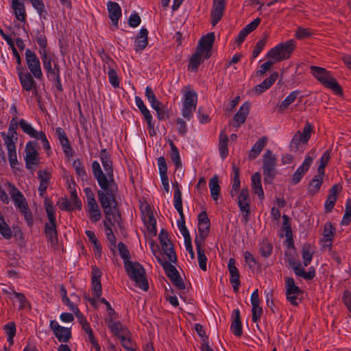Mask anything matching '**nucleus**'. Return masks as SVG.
<instances>
[{
	"instance_id": "obj_28",
	"label": "nucleus",
	"mask_w": 351,
	"mask_h": 351,
	"mask_svg": "<svg viewBox=\"0 0 351 351\" xmlns=\"http://www.w3.org/2000/svg\"><path fill=\"white\" fill-rule=\"evenodd\" d=\"M78 322L81 324L83 330L86 333L89 341L93 345V348H95V351H100V346L96 340V339L94 337L93 332L90 326V324L88 323L86 319L84 317L82 313L79 315L77 317Z\"/></svg>"
},
{
	"instance_id": "obj_61",
	"label": "nucleus",
	"mask_w": 351,
	"mask_h": 351,
	"mask_svg": "<svg viewBox=\"0 0 351 351\" xmlns=\"http://www.w3.org/2000/svg\"><path fill=\"white\" fill-rule=\"evenodd\" d=\"M5 332L8 337V341L10 345L14 343V337L16 335V326L13 322H9L4 326Z\"/></svg>"
},
{
	"instance_id": "obj_24",
	"label": "nucleus",
	"mask_w": 351,
	"mask_h": 351,
	"mask_svg": "<svg viewBox=\"0 0 351 351\" xmlns=\"http://www.w3.org/2000/svg\"><path fill=\"white\" fill-rule=\"evenodd\" d=\"M252 304V320L254 323H258L261 320V317L263 315V308L260 306L261 300L259 299L258 291L255 289L250 298Z\"/></svg>"
},
{
	"instance_id": "obj_8",
	"label": "nucleus",
	"mask_w": 351,
	"mask_h": 351,
	"mask_svg": "<svg viewBox=\"0 0 351 351\" xmlns=\"http://www.w3.org/2000/svg\"><path fill=\"white\" fill-rule=\"evenodd\" d=\"M295 48V42L289 40L271 48L266 54V57L274 62L288 59Z\"/></svg>"
},
{
	"instance_id": "obj_42",
	"label": "nucleus",
	"mask_w": 351,
	"mask_h": 351,
	"mask_svg": "<svg viewBox=\"0 0 351 351\" xmlns=\"http://www.w3.org/2000/svg\"><path fill=\"white\" fill-rule=\"evenodd\" d=\"M252 189L260 199L264 198V192L261 184V176L259 172H256L252 176Z\"/></svg>"
},
{
	"instance_id": "obj_10",
	"label": "nucleus",
	"mask_w": 351,
	"mask_h": 351,
	"mask_svg": "<svg viewBox=\"0 0 351 351\" xmlns=\"http://www.w3.org/2000/svg\"><path fill=\"white\" fill-rule=\"evenodd\" d=\"M19 125H20L21 130H23V132L24 133L29 135L32 138L41 141V142L43 143V148L47 152V155H49V152L51 151V146H50L49 142L47 140V138L45 134L42 131H40V132L36 131L33 128L32 124H30L29 123H28L26 120H25L23 119H21L19 121Z\"/></svg>"
},
{
	"instance_id": "obj_45",
	"label": "nucleus",
	"mask_w": 351,
	"mask_h": 351,
	"mask_svg": "<svg viewBox=\"0 0 351 351\" xmlns=\"http://www.w3.org/2000/svg\"><path fill=\"white\" fill-rule=\"evenodd\" d=\"M267 143V137H262L259 138L252 146V149L249 151L248 158L251 160H254L258 157L263 149L264 147Z\"/></svg>"
},
{
	"instance_id": "obj_25",
	"label": "nucleus",
	"mask_w": 351,
	"mask_h": 351,
	"mask_svg": "<svg viewBox=\"0 0 351 351\" xmlns=\"http://www.w3.org/2000/svg\"><path fill=\"white\" fill-rule=\"evenodd\" d=\"M263 162L264 175L267 176H273L276 165V158L272 154L271 151L267 150L265 152V153L263 155Z\"/></svg>"
},
{
	"instance_id": "obj_2",
	"label": "nucleus",
	"mask_w": 351,
	"mask_h": 351,
	"mask_svg": "<svg viewBox=\"0 0 351 351\" xmlns=\"http://www.w3.org/2000/svg\"><path fill=\"white\" fill-rule=\"evenodd\" d=\"M215 41V34L210 32L202 36L198 43L195 53L191 56L188 69L195 72L204 60L211 56V49Z\"/></svg>"
},
{
	"instance_id": "obj_59",
	"label": "nucleus",
	"mask_w": 351,
	"mask_h": 351,
	"mask_svg": "<svg viewBox=\"0 0 351 351\" xmlns=\"http://www.w3.org/2000/svg\"><path fill=\"white\" fill-rule=\"evenodd\" d=\"M273 247L267 239H263L259 244V252L265 258L269 256L272 252Z\"/></svg>"
},
{
	"instance_id": "obj_54",
	"label": "nucleus",
	"mask_w": 351,
	"mask_h": 351,
	"mask_svg": "<svg viewBox=\"0 0 351 351\" xmlns=\"http://www.w3.org/2000/svg\"><path fill=\"white\" fill-rule=\"evenodd\" d=\"M85 234L88 237V241L92 243L95 253L100 256L101 252V245L94 232L91 230H86Z\"/></svg>"
},
{
	"instance_id": "obj_7",
	"label": "nucleus",
	"mask_w": 351,
	"mask_h": 351,
	"mask_svg": "<svg viewBox=\"0 0 351 351\" xmlns=\"http://www.w3.org/2000/svg\"><path fill=\"white\" fill-rule=\"evenodd\" d=\"M125 268L130 278L135 282L136 285L146 291L149 285L145 276L144 268L136 262H125Z\"/></svg>"
},
{
	"instance_id": "obj_22",
	"label": "nucleus",
	"mask_w": 351,
	"mask_h": 351,
	"mask_svg": "<svg viewBox=\"0 0 351 351\" xmlns=\"http://www.w3.org/2000/svg\"><path fill=\"white\" fill-rule=\"evenodd\" d=\"M49 326L60 342H67L71 337V329L60 326L56 320H51Z\"/></svg>"
},
{
	"instance_id": "obj_64",
	"label": "nucleus",
	"mask_w": 351,
	"mask_h": 351,
	"mask_svg": "<svg viewBox=\"0 0 351 351\" xmlns=\"http://www.w3.org/2000/svg\"><path fill=\"white\" fill-rule=\"evenodd\" d=\"M13 295L20 303L19 309L30 308V303L23 293L13 291Z\"/></svg>"
},
{
	"instance_id": "obj_6",
	"label": "nucleus",
	"mask_w": 351,
	"mask_h": 351,
	"mask_svg": "<svg viewBox=\"0 0 351 351\" xmlns=\"http://www.w3.org/2000/svg\"><path fill=\"white\" fill-rule=\"evenodd\" d=\"M5 186L8 187L9 194L15 207L24 216L27 223L31 225L32 223V216L23 194L13 184L8 181L5 183Z\"/></svg>"
},
{
	"instance_id": "obj_58",
	"label": "nucleus",
	"mask_w": 351,
	"mask_h": 351,
	"mask_svg": "<svg viewBox=\"0 0 351 351\" xmlns=\"http://www.w3.org/2000/svg\"><path fill=\"white\" fill-rule=\"evenodd\" d=\"M158 261L160 262L166 271L167 275L169 277L170 279L179 274L176 267L171 264L173 263L172 262H170L168 259L167 261H162L160 259H158Z\"/></svg>"
},
{
	"instance_id": "obj_13",
	"label": "nucleus",
	"mask_w": 351,
	"mask_h": 351,
	"mask_svg": "<svg viewBox=\"0 0 351 351\" xmlns=\"http://www.w3.org/2000/svg\"><path fill=\"white\" fill-rule=\"evenodd\" d=\"M40 56L47 77L53 78L58 82H60V76L59 66L57 63H54L53 66H52L53 55L51 53V51H48L40 54Z\"/></svg>"
},
{
	"instance_id": "obj_17",
	"label": "nucleus",
	"mask_w": 351,
	"mask_h": 351,
	"mask_svg": "<svg viewBox=\"0 0 351 351\" xmlns=\"http://www.w3.org/2000/svg\"><path fill=\"white\" fill-rule=\"evenodd\" d=\"M101 271L97 266L92 267L91 271V290L95 295V298L90 300L93 306H96L99 298L101 295L102 289L101 285Z\"/></svg>"
},
{
	"instance_id": "obj_18",
	"label": "nucleus",
	"mask_w": 351,
	"mask_h": 351,
	"mask_svg": "<svg viewBox=\"0 0 351 351\" xmlns=\"http://www.w3.org/2000/svg\"><path fill=\"white\" fill-rule=\"evenodd\" d=\"M25 153V165L27 169H32L34 166L38 164L39 157L36 142L29 141L27 143Z\"/></svg>"
},
{
	"instance_id": "obj_33",
	"label": "nucleus",
	"mask_w": 351,
	"mask_h": 351,
	"mask_svg": "<svg viewBox=\"0 0 351 351\" xmlns=\"http://www.w3.org/2000/svg\"><path fill=\"white\" fill-rule=\"evenodd\" d=\"M341 185L337 184L333 185L330 189L327 199L324 204V207L327 212L330 211L333 208L337 199V194L341 191Z\"/></svg>"
},
{
	"instance_id": "obj_47",
	"label": "nucleus",
	"mask_w": 351,
	"mask_h": 351,
	"mask_svg": "<svg viewBox=\"0 0 351 351\" xmlns=\"http://www.w3.org/2000/svg\"><path fill=\"white\" fill-rule=\"evenodd\" d=\"M219 182V178L217 175L213 176L209 181L210 195L215 202L218 201L220 195L221 187Z\"/></svg>"
},
{
	"instance_id": "obj_34",
	"label": "nucleus",
	"mask_w": 351,
	"mask_h": 351,
	"mask_svg": "<svg viewBox=\"0 0 351 351\" xmlns=\"http://www.w3.org/2000/svg\"><path fill=\"white\" fill-rule=\"evenodd\" d=\"M107 9L113 25L117 26L119 20L121 16V8L120 5L113 1H108L107 3Z\"/></svg>"
},
{
	"instance_id": "obj_50",
	"label": "nucleus",
	"mask_w": 351,
	"mask_h": 351,
	"mask_svg": "<svg viewBox=\"0 0 351 351\" xmlns=\"http://www.w3.org/2000/svg\"><path fill=\"white\" fill-rule=\"evenodd\" d=\"M219 152L222 159H224L228 155V136L224 130H222L219 134Z\"/></svg>"
},
{
	"instance_id": "obj_40",
	"label": "nucleus",
	"mask_w": 351,
	"mask_h": 351,
	"mask_svg": "<svg viewBox=\"0 0 351 351\" xmlns=\"http://www.w3.org/2000/svg\"><path fill=\"white\" fill-rule=\"evenodd\" d=\"M232 184H231L230 195L232 197H234L238 194L239 191L240 189V184H241L240 178H239L240 170H239V168L235 164L232 165Z\"/></svg>"
},
{
	"instance_id": "obj_48",
	"label": "nucleus",
	"mask_w": 351,
	"mask_h": 351,
	"mask_svg": "<svg viewBox=\"0 0 351 351\" xmlns=\"http://www.w3.org/2000/svg\"><path fill=\"white\" fill-rule=\"evenodd\" d=\"M324 174L318 173L310 182L308 186V192L313 195L317 194L320 189V187L323 183V177Z\"/></svg>"
},
{
	"instance_id": "obj_53",
	"label": "nucleus",
	"mask_w": 351,
	"mask_h": 351,
	"mask_svg": "<svg viewBox=\"0 0 351 351\" xmlns=\"http://www.w3.org/2000/svg\"><path fill=\"white\" fill-rule=\"evenodd\" d=\"M171 147L170 158L176 169L182 167V161L179 151L173 142L169 143Z\"/></svg>"
},
{
	"instance_id": "obj_23",
	"label": "nucleus",
	"mask_w": 351,
	"mask_h": 351,
	"mask_svg": "<svg viewBox=\"0 0 351 351\" xmlns=\"http://www.w3.org/2000/svg\"><path fill=\"white\" fill-rule=\"evenodd\" d=\"M141 212L143 220L147 226L148 230L152 234H156V221L154 217L152 211L151 210L149 205L147 204L145 205H142Z\"/></svg>"
},
{
	"instance_id": "obj_19",
	"label": "nucleus",
	"mask_w": 351,
	"mask_h": 351,
	"mask_svg": "<svg viewBox=\"0 0 351 351\" xmlns=\"http://www.w3.org/2000/svg\"><path fill=\"white\" fill-rule=\"evenodd\" d=\"M285 287L287 300L293 306L298 305V300L302 291L300 288L295 285V280L293 278L287 277L285 278Z\"/></svg>"
},
{
	"instance_id": "obj_46",
	"label": "nucleus",
	"mask_w": 351,
	"mask_h": 351,
	"mask_svg": "<svg viewBox=\"0 0 351 351\" xmlns=\"http://www.w3.org/2000/svg\"><path fill=\"white\" fill-rule=\"evenodd\" d=\"M298 90L292 91L280 104L276 106V110L280 113H283L288 107L293 104L298 97Z\"/></svg>"
},
{
	"instance_id": "obj_12",
	"label": "nucleus",
	"mask_w": 351,
	"mask_h": 351,
	"mask_svg": "<svg viewBox=\"0 0 351 351\" xmlns=\"http://www.w3.org/2000/svg\"><path fill=\"white\" fill-rule=\"evenodd\" d=\"M25 62L29 69V73L37 80H41L43 77L40 61L34 51L27 49L25 50Z\"/></svg>"
},
{
	"instance_id": "obj_62",
	"label": "nucleus",
	"mask_w": 351,
	"mask_h": 351,
	"mask_svg": "<svg viewBox=\"0 0 351 351\" xmlns=\"http://www.w3.org/2000/svg\"><path fill=\"white\" fill-rule=\"evenodd\" d=\"M120 341L122 346L128 350H134V344L131 340L130 335L129 332H126L123 333L120 337H119Z\"/></svg>"
},
{
	"instance_id": "obj_14",
	"label": "nucleus",
	"mask_w": 351,
	"mask_h": 351,
	"mask_svg": "<svg viewBox=\"0 0 351 351\" xmlns=\"http://www.w3.org/2000/svg\"><path fill=\"white\" fill-rule=\"evenodd\" d=\"M210 227V222L206 211H202L198 215V232L195 238V243H205Z\"/></svg>"
},
{
	"instance_id": "obj_21",
	"label": "nucleus",
	"mask_w": 351,
	"mask_h": 351,
	"mask_svg": "<svg viewBox=\"0 0 351 351\" xmlns=\"http://www.w3.org/2000/svg\"><path fill=\"white\" fill-rule=\"evenodd\" d=\"M311 130L312 127L311 124L306 123L302 132L298 131L294 134L291 145L296 149H299L300 146L306 145L311 137Z\"/></svg>"
},
{
	"instance_id": "obj_26",
	"label": "nucleus",
	"mask_w": 351,
	"mask_h": 351,
	"mask_svg": "<svg viewBox=\"0 0 351 351\" xmlns=\"http://www.w3.org/2000/svg\"><path fill=\"white\" fill-rule=\"evenodd\" d=\"M135 103L147 123L149 134L152 135L153 134L155 133L154 130V125L153 123L152 115L151 114L149 110L147 109L143 101L141 99L140 97H135Z\"/></svg>"
},
{
	"instance_id": "obj_56",
	"label": "nucleus",
	"mask_w": 351,
	"mask_h": 351,
	"mask_svg": "<svg viewBox=\"0 0 351 351\" xmlns=\"http://www.w3.org/2000/svg\"><path fill=\"white\" fill-rule=\"evenodd\" d=\"M36 40L38 45L39 54H42L48 51H50L49 49L47 47V40L45 36L42 33L38 32L36 36Z\"/></svg>"
},
{
	"instance_id": "obj_52",
	"label": "nucleus",
	"mask_w": 351,
	"mask_h": 351,
	"mask_svg": "<svg viewBox=\"0 0 351 351\" xmlns=\"http://www.w3.org/2000/svg\"><path fill=\"white\" fill-rule=\"evenodd\" d=\"M108 75L109 78V82L114 88H118L119 86V79L115 69L111 64H114V62L111 59H108Z\"/></svg>"
},
{
	"instance_id": "obj_31",
	"label": "nucleus",
	"mask_w": 351,
	"mask_h": 351,
	"mask_svg": "<svg viewBox=\"0 0 351 351\" xmlns=\"http://www.w3.org/2000/svg\"><path fill=\"white\" fill-rule=\"evenodd\" d=\"M87 208L90 219L93 222L98 221L101 218V213L97 203L92 193L87 197Z\"/></svg>"
},
{
	"instance_id": "obj_11",
	"label": "nucleus",
	"mask_w": 351,
	"mask_h": 351,
	"mask_svg": "<svg viewBox=\"0 0 351 351\" xmlns=\"http://www.w3.org/2000/svg\"><path fill=\"white\" fill-rule=\"evenodd\" d=\"M16 72L22 87L23 92H32L34 95H38L36 82L32 73L26 71L23 66H16Z\"/></svg>"
},
{
	"instance_id": "obj_60",
	"label": "nucleus",
	"mask_w": 351,
	"mask_h": 351,
	"mask_svg": "<svg viewBox=\"0 0 351 351\" xmlns=\"http://www.w3.org/2000/svg\"><path fill=\"white\" fill-rule=\"evenodd\" d=\"M0 234L6 239L12 237V232L9 226L5 221L3 217L0 214Z\"/></svg>"
},
{
	"instance_id": "obj_27",
	"label": "nucleus",
	"mask_w": 351,
	"mask_h": 351,
	"mask_svg": "<svg viewBox=\"0 0 351 351\" xmlns=\"http://www.w3.org/2000/svg\"><path fill=\"white\" fill-rule=\"evenodd\" d=\"M250 195L247 188L241 189L238 196V205L243 217L247 218L250 213Z\"/></svg>"
},
{
	"instance_id": "obj_30",
	"label": "nucleus",
	"mask_w": 351,
	"mask_h": 351,
	"mask_svg": "<svg viewBox=\"0 0 351 351\" xmlns=\"http://www.w3.org/2000/svg\"><path fill=\"white\" fill-rule=\"evenodd\" d=\"M56 134L58 136L65 156L69 158L73 156L72 148L64 130L62 128H57L56 129Z\"/></svg>"
},
{
	"instance_id": "obj_41",
	"label": "nucleus",
	"mask_w": 351,
	"mask_h": 351,
	"mask_svg": "<svg viewBox=\"0 0 351 351\" xmlns=\"http://www.w3.org/2000/svg\"><path fill=\"white\" fill-rule=\"evenodd\" d=\"M278 76L277 72L272 73L267 78H266L263 82L256 86L254 90L256 93L261 94L267 89H269L272 84L276 82Z\"/></svg>"
},
{
	"instance_id": "obj_20",
	"label": "nucleus",
	"mask_w": 351,
	"mask_h": 351,
	"mask_svg": "<svg viewBox=\"0 0 351 351\" xmlns=\"http://www.w3.org/2000/svg\"><path fill=\"white\" fill-rule=\"evenodd\" d=\"M159 240L162 251L167 256V259L172 263H176L177 257L173 249V244L168 238V234L162 230L159 234Z\"/></svg>"
},
{
	"instance_id": "obj_29",
	"label": "nucleus",
	"mask_w": 351,
	"mask_h": 351,
	"mask_svg": "<svg viewBox=\"0 0 351 351\" xmlns=\"http://www.w3.org/2000/svg\"><path fill=\"white\" fill-rule=\"evenodd\" d=\"M225 8V0H213V5L211 10V24L216 25L221 20Z\"/></svg>"
},
{
	"instance_id": "obj_44",
	"label": "nucleus",
	"mask_w": 351,
	"mask_h": 351,
	"mask_svg": "<svg viewBox=\"0 0 351 351\" xmlns=\"http://www.w3.org/2000/svg\"><path fill=\"white\" fill-rule=\"evenodd\" d=\"M38 178L40 180L38 191L41 196L45 193L51 178V173L46 170H40L38 173Z\"/></svg>"
},
{
	"instance_id": "obj_9",
	"label": "nucleus",
	"mask_w": 351,
	"mask_h": 351,
	"mask_svg": "<svg viewBox=\"0 0 351 351\" xmlns=\"http://www.w3.org/2000/svg\"><path fill=\"white\" fill-rule=\"evenodd\" d=\"M197 104V94L191 89L187 90L183 95L182 108L181 110L182 117L190 120L195 112Z\"/></svg>"
},
{
	"instance_id": "obj_49",
	"label": "nucleus",
	"mask_w": 351,
	"mask_h": 351,
	"mask_svg": "<svg viewBox=\"0 0 351 351\" xmlns=\"http://www.w3.org/2000/svg\"><path fill=\"white\" fill-rule=\"evenodd\" d=\"M173 186L174 188L173 206L178 212L179 215L182 216L183 208L181 191L178 183L173 184Z\"/></svg>"
},
{
	"instance_id": "obj_57",
	"label": "nucleus",
	"mask_w": 351,
	"mask_h": 351,
	"mask_svg": "<svg viewBox=\"0 0 351 351\" xmlns=\"http://www.w3.org/2000/svg\"><path fill=\"white\" fill-rule=\"evenodd\" d=\"M107 326L111 332L118 337L128 331L119 322L114 321L112 323L107 324Z\"/></svg>"
},
{
	"instance_id": "obj_36",
	"label": "nucleus",
	"mask_w": 351,
	"mask_h": 351,
	"mask_svg": "<svg viewBox=\"0 0 351 351\" xmlns=\"http://www.w3.org/2000/svg\"><path fill=\"white\" fill-rule=\"evenodd\" d=\"M250 108V104L247 102H245L239 108V111L236 113L234 117V125L235 127H239L243 124L249 114Z\"/></svg>"
},
{
	"instance_id": "obj_35",
	"label": "nucleus",
	"mask_w": 351,
	"mask_h": 351,
	"mask_svg": "<svg viewBox=\"0 0 351 351\" xmlns=\"http://www.w3.org/2000/svg\"><path fill=\"white\" fill-rule=\"evenodd\" d=\"M148 31L146 28L142 27L134 41L135 51L139 52L145 49L148 45Z\"/></svg>"
},
{
	"instance_id": "obj_3",
	"label": "nucleus",
	"mask_w": 351,
	"mask_h": 351,
	"mask_svg": "<svg viewBox=\"0 0 351 351\" xmlns=\"http://www.w3.org/2000/svg\"><path fill=\"white\" fill-rule=\"evenodd\" d=\"M315 254V248L310 243H304L301 250V257L302 264L298 261H290V265L292 267L295 275L303 278L305 280H312L315 276V271L313 267H310L308 271H305L304 267L308 266L313 259Z\"/></svg>"
},
{
	"instance_id": "obj_63",
	"label": "nucleus",
	"mask_w": 351,
	"mask_h": 351,
	"mask_svg": "<svg viewBox=\"0 0 351 351\" xmlns=\"http://www.w3.org/2000/svg\"><path fill=\"white\" fill-rule=\"evenodd\" d=\"M330 159V152L327 150L324 152L319 159V165L317 168V173L320 174L325 173V167Z\"/></svg>"
},
{
	"instance_id": "obj_1",
	"label": "nucleus",
	"mask_w": 351,
	"mask_h": 351,
	"mask_svg": "<svg viewBox=\"0 0 351 351\" xmlns=\"http://www.w3.org/2000/svg\"><path fill=\"white\" fill-rule=\"evenodd\" d=\"M92 169L94 176L101 187V190L98 191L99 202L101 206L106 209L113 202V195L117 192V185L114 179H109L107 175L104 174L97 161L93 162Z\"/></svg>"
},
{
	"instance_id": "obj_55",
	"label": "nucleus",
	"mask_w": 351,
	"mask_h": 351,
	"mask_svg": "<svg viewBox=\"0 0 351 351\" xmlns=\"http://www.w3.org/2000/svg\"><path fill=\"white\" fill-rule=\"evenodd\" d=\"M116 202H115V194L113 195V202L109 205V207H108L106 209L104 208V206H102L104 211L106 215V219L104 221V228L105 230L107 229H111L112 226H113L112 222L110 219V216L112 215V209L115 206Z\"/></svg>"
},
{
	"instance_id": "obj_5",
	"label": "nucleus",
	"mask_w": 351,
	"mask_h": 351,
	"mask_svg": "<svg viewBox=\"0 0 351 351\" xmlns=\"http://www.w3.org/2000/svg\"><path fill=\"white\" fill-rule=\"evenodd\" d=\"M310 73L325 88L332 90L335 94H341V88L330 71L322 67L311 66Z\"/></svg>"
},
{
	"instance_id": "obj_15",
	"label": "nucleus",
	"mask_w": 351,
	"mask_h": 351,
	"mask_svg": "<svg viewBox=\"0 0 351 351\" xmlns=\"http://www.w3.org/2000/svg\"><path fill=\"white\" fill-rule=\"evenodd\" d=\"M46 213L49 221L45 224V232L48 239L54 243L57 241V230L55 210L52 205L46 206Z\"/></svg>"
},
{
	"instance_id": "obj_51",
	"label": "nucleus",
	"mask_w": 351,
	"mask_h": 351,
	"mask_svg": "<svg viewBox=\"0 0 351 351\" xmlns=\"http://www.w3.org/2000/svg\"><path fill=\"white\" fill-rule=\"evenodd\" d=\"M197 252V261L199 267L203 270H206L207 257L204 252V243H195Z\"/></svg>"
},
{
	"instance_id": "obj_32",
	"label": "nucleus",
	"mask_w": 351,
	"mask_h": 351,
	"mask_svg": "<svg viewBox=\"0 0 351 351\" xmlns=\"http://www.w3.org/2000/svg\"><path fill=\"white\" fill-rule=\"evenodd\" d=\"M228 269L230 274V282L232 284L234 291H237L240 285L239 273L236 267L234 258H230L228 263Z\"/></svg>"
},
{
	"instance_id": "obj_39",
	"label": "nucleus",
	"mask_w": 351,
	"mask_h": 351,
	"mask_svg": "<svg viewBox=\"0 0 351 351\" xmlns=\"http://www.w3.org/2000/svg\"><path fill=\"white\" fill-rule=\"evenodd\" d=\"M335 234V228L331 222H327L324 224L322 233V241L326 243V246L331 248L332 243Z\"/></svg>"
},
{
	"instance_id": "obj_4",
	"label": "nucleus",
	"mask_w": 351,
	"mask_h": 351,
	"mask_svg": "<svg viewBox=\"0 0 351 351\" xmlns=\"http://www.w3.org/2000/svg\"><path fill=\"white\" fill-rule=\"evenodd\" d=\"M19 125L17 118L13 117L10 122L8 134H2L4 144L8 152L9 163L13 169L19 164L16 148V143L18 140L16 130Z\"/></svg>"
},
{
	"instance_id": "obj_16",
	"label": "nucleus",
	"mask_w": 351,
	"mask_h": 351,
	"mask_svg": "<svg viewBox=\"0 0 351 351\" xmlns=\"http://www.w3.org/2000/svg\"><path fill=\"white\" fill-rule=\"evenodd\" d=\"M315 157L316 154L315 150H312L308 153L302 165L298 167L291 177V181L293 184H297L301 181L304 176L309 169Z\"/></svg>"
},
{
	"instance_id": "obj_38",
	"label": "nucleus",
	"mask_w": 351,
	"mask_h": 351,
	"mask_svg": "<svg viewBox=\"0 0 351 351\" xmlns=\"http://www.w3.org/2000/svg\"><path fill=\"white\" fill-rule=\"evenodd\" d=\"M232 322L230 326L232 332L237 337H241L243 332L242 324L241 322L240 311L238 308L232 311Z\"/></svg>"
},
{
	"instance_id": "obj_37",
	"label": "nucleus",
	"mask_w": 351,
	"mask_h": 351,
	"mask_svg": "<svg viewBox=\"0 0 351 351\" xmlns=\"http://www.w3.org/2000/svg\"><path fill=\"white\" fill-rule=\"evenodd\" d=\"M11 6L17 20L25 22L27 14L23 2L21 0H12Z\"/></svg>"
},
{
	"instance_id": "obj_43",
	"label": "nucleus",
	"mask_w": 351,
	"mask_h": 351,
	"mask_svg": "<svg viewBox=\"0 0 351 351\" xmlns=\"http://www.w3.org/2000/svg\"><path fill=\"white\" fill-rule=\"evenodd\" d=\"M100 160L109 179L113 178V168L112 161L110 158L109 154L105 149H103L100 154Z\"/></svg>"
}]
</instances>
